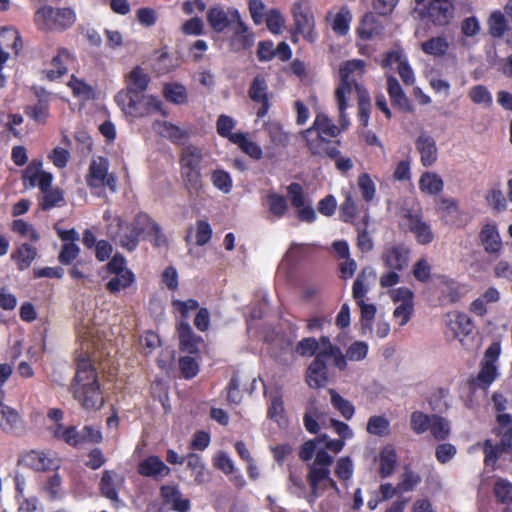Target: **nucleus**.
Listing matches in <instances>:
<instances>
[{
    "mask_svg": "<svg viewBox=\"0 0 512 512\" xmlns=\"http://www.w3.org/2000/svg\"><path fill=\"white\" fill-rule=\"evenodd\" d=\"M330 469L328 467L309 466L308 482L311 487V494L314 498L318 497L320 484L329 479Z\"/></svg>",
    "mask_w": 512,
    "mask_h": 512,
    "instance_id": "nucleus-39",
    "label": "nucleus"
},
{
    "mask_svg": "<svg viewBox=\"0 0 512 512\" xmlns=\"http://www.w3.org/2000/svg\"><path fill=\"white\" fill-rule=\"evenodd\" d=\"M64 202L63 192L59 188L50 189L43 192L40 205L43 210H49L55 206L61 205Z\"/></svg>",
    "mask_w": 512,
    "mask_h": 512,
    "instance_id": "nucleus-59",
    "label": "nucleus"
},
{
    "mask_svg": "<svg viewBox=\"0 0 512 512\" xmlns=\"http://www.w3.org/2000/svg\"><path fill=\"white\" fill-rule=\"evenodd\" d=\"M231 142L237 145L245 154L255 160L262 158L263 151L255 142L251 141L246 133L238 132L231 136Z\"/></svg>",
    "mask_w": 512,
    "mask_h": 512,
    "instance_id": "nucleus-32",
    "label": "nucleus"
},
{
    "mask_svg": "<svg viewBox=\"0 0 512 512\" xmlns=\"http://www.w3.org/2000/svg\"><path fill=\"white\" fill-rule=\"evenodd\" d=\"M114 476H116L115 473L105 470L100 481V490L104 497L113 502H118L119 498L116 484L114 483Z\"/></svg>",
    "mask_w": 512,
    "mask_h": 512,
    "instance_id": "nucleus-45",
    "label": "nucleus"
},
{
    "mask_svg": "<svg viewBox=\"0 0 512 512\" xmlns=\"http://www.w3.org/2000/svg\"><path fill=\"white\" fill-rule=\"evenodd\" d=\"M181 178L189 194H198L203 188L201 169H180Z\"/></svg>",
    "mask_w": 512,
    "mask_h": 512,
    "instance_id": "nucleus-35",
    "label": "nucleus"
},
{
    "mask_svg": "<svg viewBox=\"0 0 512 512\" xmlns=\"http://www.w3.org/2000/svg\"><path fill=\"white\" fill-rule=\"evenodd\" d=\"M479 240L485 252L498 254L502 249V240L496 225L487 223L479 233Z\"/></svg>",
    "mask_w": 512,
    "mask_h": 512,
    "instance_id": "nucleus-15",
    "label": "nucleus"
},
{
    "mask_svg": "<svg viewBox=\"0 0 512 512\" xmlns=\"http://www.w3.org/2000/svg\"><path fill=\"white\" fill-rule=\"evenodd\" d=\"M387 89L393 104L404 111H412V107L398 80L393 76L387 77Z\"/></svg>",
    "mask_w": 512,
    "mask_h": 512,
    "instance_id": "nucleus-30",
    "label": "nucleus"
},
{
    "mask_svg": "<svg viewBox=\"0 0 512 512\" xmlns=\"http://www.w3.org/2000/svg\"><path fill=\"white\" fill-rule=\"evenodd\" d=\"M331 358L333 360L334 365L341 371L345 370L347 367V361L345 355L342 353L341 349L335 345H329L326 348H321L317 350L315 360H320V362H325V359Z\"/></svg>",
    "mask_w": 512,
    "mask_h": 512,
    "instance_id": "nucleus-34",
    "label": "nucleus"
},
{
    "mask_svg": "<svg viewBox=\"0 0 512 512\" xmlns=\"http://www.w3.org/2000/svg\"><path fill=\"white\" fill-rule=\"evenodd\" d=\"M321 412L318 410L315 401H311L306 408L303 417V422L306 430L310 433L317 434L320 430L318 420L321 417Z\"/></svg>",
    "mask_w": 512,
    "mask_h": 512,
    "instance_id": "nucleus-46",
    "label": "nucleus"
},
{
    "mask_svg": "<svg viewBox=\"0 0 512 512\" xmlns=\"http://www.w3.org/2000/svg\"><path fill=\"white\" fill-rule=\"evenodd\" d=\"M328 393L330 394L333 408L336 409L346 420H350L355 413L353 404L349 400L343 398L334 389H328Z\"/></svg>",
    "mask_w": 512,
    "mask_h": 512,
    "instance_id": "nucleus-41",
    "label": "nucleus"
},
{
    "mask_svg": "<svg viewBox=\"0 0 512 512\" xmlns=\"http://www.w3.org/2000/svg\"><path fill=\"white\" fill-rule=\"evenodd\" d=\"M153 129L159 135L174 143H179L188 136L185 130L167 121H155L153 123Z\"/></svg>",
    "mask_w": 512,
    "mask_h": 512,
    "instance_id": "nucleus-29",
    "label": "nucleus"
},
{
    "mask_svg": "<svg viewBox=\"0 0 512 512\" xmlns=\"http://www.w3.org/2000/svg\"><path fill=\"white\" fill-rule=\"evenodd\" d=\"M306 382L311 388L324 387L328 382V367L326 362L313 360L306 372Z\"/></svg>",
    "mask_w": 512,
    "mask_h": 512,
    "instance_id": "nucleus-19",
    "label": "nucleus"
},
{
    "mask_svg": "<svg viewBox=\"0 0 512 512\" xmlns=\"http://www.w3.org/2000/svg\"><path fill=\"white\" fill-rule=\"evenodd\" d=\"M409 250L403 246H393L384 251L382 261L385 267L402 271L408 265Z\"/></svg>",
    "mask_w": 512,
    "mask_h": 512,
    "instance_id": "nucleus-17",
    "label": "nucleus"
},
{
    "mask_svg": "<svg viewBox=\"0 0 512 512\" xmlns=\"http://www.w3.org/2000/svg\"><path fill=\"white\" fill-rule=\"evenodd\" d=\"M351 21L352 15L350 10L347 7H342L334 17L332 29L338 35H346Z\"/></svg>",
    "mask_w": 512,
    "mask_h": 512,
    "instance_id": "nucleus-48",
    "label": "nucleus"
},
{
    "mask_svg": "<svg viewBox=\"0 0 512 512\" xmlns=\"http://www.w3.org/2000/svg\"><path fill=\"white\" fill-rule=\"evenodd\" d=\"M25 113L38 124H44L49 115V106L46 101L39 100L35 105L27 106Z\"/></svg>",
    "mask_w": 512,
    "mask_h": 512,
    "instance_id": "nucleus-52",
    "label": "nucleus"
},
{
    "mask_svg": "<svg viewBox=\"0 0 512 512\" xmlns=\"http://www.w3.org/2000/svg\"><path fill=\"white\" fill-rule=\"evenodd\" d=\"M316 131L318 135H326L329 137H336L340 133L338 126L333 124L325 114H318L313 122V125L302 132L303 137L311 136Z\"/></svg>",
    "mask_w": 512,
    "mask_h": 512,
    "instance_id": "nucleus-22",
    "label": "nucleus"
},
{
    "mask_svg": "<svg viewBox=\"0 0 512 512\" xmlns=\"http://www.w3.org/2000/svg\"><path fill=\"white\" fill-rule=\"evenodd\" d=\"M375 276V272L372 268H364L357 276L353 283L352 296L357 304H363L364 297L368 292L367 285L365 283L366 276Z\"/></svg>",
    "mask_w": 512,
    "mask_h": 512,
    "instance_id": "nucleus-40",
    "label": "nucleus"
},
{
    "mask_svg": "<svg viewBox=\"0 0 512 512\" xmlns=\"http://www.w3.org/2000/svg\"><path fill=\"white\" fill-rule=\"evenodd\" d=\"M24 178L28 179L29 184L32 187H35V186L39 187V189L41 190L42 193L47 190L52 189L51 188L52 179H53L52 175L48 172L39 171L37 168L33 167L32 165H30L26 169Z\"/></svg>",
    "mask_w": 512,
    "mask_h": 512,
    "instance_id": "nucleus-31",
    "label": "nucleus"
},
{
    "mask_svg": "<svg viewBox=\"0 0 512 512\" xmlns=\"http://www.w3.org/2000/svg\"><path fill=\"white\" fill-rule=\"evenodd\" d=\"M11 229L13 232L30 241L37 242L40 239V235L35 228L22 219L14 220L11 224Z\"/></svg>",
    "mask_w": 512,
    "mask_h": 512,
    "instance_id": "nucleus-56",
    "label": "nucleus"
},
{
    "mask_svg": "<svg viewBox=\"0 0 512 512\" xmlns=\"http://www.w3.org/2000/svg\"><path fill=\"white\" fill-rule=\"evenodd\" d=\"M248 94L252 101L261 104V107L257 111V116L260 118L264 117L269 110L270 104L268 98V84L263 75L258 74L253 78Z\"/></svg>",
    "mask_w": 512,
    "mask_h": 512,
    "instance_id": "nucleus-10",
    "label": "nucleus"
},
{
    "mask_svg": "<svg viewBox=\"0 0 512 512\" xmlns=\"http://www.w3.org/2000/svg\"><path fill=\"white\" fill-rule=\"evenodd\" d=\"M382 32L383 25L379 22L377 16L372 12L366 13L358 27L359 37L369 40L381 35Z\"/></svg>",
    "mask_w": 512,
    "mask_h": 512,
    "instance_id": "nucleus-25",
    "label": "nucleus"
},
{
    "mask_svg": "<svg viewBox=\"0 0 512 512\" xmlns=\"http://www.w3.org/2000/svg\"><path fill=\"white\" fill-rule=\"evenodd\" d=\"M232 11L227 12L223 7L213 6L207 12V22L215 32L221 33L229 26Z\"/></svg>",
    "mask_w": 512,
    "mask_h": 512,
    "instance_id": "nucleus-27",
    "label": "nucleus"
},
{
    "mask_svg": "<svg viewBox=\"0 0 512 512\" xmlns=\"http://www.w3.org/2000/svg\"><path fill=\"white\" fill-rule=\"evenodd\" d=\"M450 44L445 36L432 37L421 43V49L424 53L440 57L446 54Z\"/></svg>",
    "mask_w": 512,
    "mask_h": 512,
    "instance_id": "nucleus-37",
    "label": "nucleus"
},
{
    "mask_svg": "<svg viewBox=\"0 0 512 512\" xmlns=\"http://www.w3.org/2000/svg\"><path fill=\"white\" fill-rule=\"evenodd\" d=\"M49 433L57 440L76 447L81 444L80 431L75 426H64L62 423L52 424L48 427Z\"/></svg>",
    "mask_w": 512,
    "mask_h": 512,
    "instance_id": "nucleus-21",
    "label": "nucleus"
},
{
    "mask_svg": "<svg viewBox=\"0 0 512 512\" xmlns=\"http://www.w3.org/2000/svg\"><path fill=\"white\" fill-rule=\"evenodd\" d=\"M138 473L155 480L163 479L169 475L170 468L158 457L151 455L138 464Z\"/></svg>",
    "mask_w": 512,
    "mask_h": 512,
    "instance_id": "nucleus-14",
    "label": "nucleus"
},
{
    "mask_svg": "<svg viewBox=\"0 0 512 512\" xmlns=\"http://www.w3.org/2000/svg\"><path fill=\"white\" fill-rule=\"evenodd\" d=\"M27 464L36 471H48L59 468L60 460L50 451L32 450L26 455Z\"/></svg>",
    "mask_w": 512,
    "mask_h": 512,
    "instance_id": "nucleus-12",
    "label": "nucleus"
},
{
    "mask_svg": "<svg viewBox=\"0 0 512 512\" xmlns=\"http://www.w3.org/2000/svg\"><path fill=\"white\" fill-rule=\"evenodd\" d=\"M202 149L192 144L185 145L180 152V169H201Z\"/></svg>",
    "mask_w": 512,
    "mask_h": 512,
    "instance_id": "nucleus-24",
    "label": "nucleus"
},
{
    "mask_svg": "<svg viewBox=\"0 0 512 512\" xmlns=\"http://www.w3.org/2000/svg\"><path fill=\"white\" fill-rule=\"evenodd\" d=\"M231 18L237 20L235 36L241 41L242 47H249L253 44V35L249 33L247 25L241 20L237 10L231 12Z\"/></svg>",
    "mask_w": 512,
    "mask_h": 512,
    "instance_id": "nucleus-49",
    "label": "nucleus"
},
{
    "mask_svg": "<svg viewBox=\"0 0 512 512\" xmlns=\"http://www.w3.org/2000/svg\"><path fill=\"white\" fill-rule=\"evenodd\" d=\"M469 98L475 104H482L489 107L492 104L493 98L490 91L484 85H476L469 90Z\"/></svg>",
    "mask_w": 512,
    "mask_h": 512,
    "instance_id": "nucleus-57",
    "label": "nucleus"
},
{
    "mask_svg": "<svg viewBox=\"0 0 512 512\" xmlns=\"http://www.w3.org/2000/svg\"><path fill=\"white\" fill-rule=\"evenodd\" d=\"M130 226L126 225L120 217H115L107 226V235L121 245V239L129 236Z\"/></svg>",
    "mask_w": 512,
    "mask_h": 512,
    "instance_id": "nucleus-51",
    "label": "nucleus"
},
{
    "mask_svg": "<svg viewBox=\"0 0 512 512\" xmlns=\"http://www.w3.org/2000/svg\"><path fill=\"white\" fill-rule=\"evenodd\" d=\"M431 421L432 417L421 411H414L410 417V426L415 433L422 434L429 429Z\"/></svg>",
    "mask_w": 512,
    "mask_h": 512,
    "instance_id": "nucleus-60",
    "label": "nucleus"
},
{
    "mask_svg": "<svg viewBox=\"0 0 512 512\" xmlns=\"http://www.w3.org/2000/svg\"><path fill=\"white\" fill-rule=\"evenodd\" d=\"M180 345L183 350L192 353L195 351V345L192 342L193 332L188 322L182 321L178 327Z\"/></svg>",
    "mask_w": 512,
    "mask_h": 512,
    "instance_id": "nucleus-62",
    "label": "nucleus"
},
{
    "mask_svg": "<svg viewBox=\"0 0 512 512\" xmlns=\"http://www.w3.org/2000/svg\"><path fill=\"white\" fill-rule=\"evenodd\" d=\"M160 494L164 504L174 511L188 512L191 508L190 500L183 497L177 486L164 485L161 487Z\"/></svg>",
    "mask_w": 512,
    "mask_h": 512,
    "instance_id": "nucleus-13",
    "label": "nucleus"
},
{
    "mask_svg": "<svg viewBox=\"0 0 512 512\" xmlns=\"http://www.w3.org/2000/svg\"><path fill=\"white\" fill-rule=\"evenodd\" d=\"M405 224L420 245H428L434 240L432 228L430 224L423 219L422 214L418 215L416 218L413 217L411 222Z\"/></svg>",
    "mask_w": 512,
    "mask_h": 512,
    "instance_id": "nucleus-18",
    "label": "nucleus"
},
{
    "mask_svg": "<svg viewBox=\"0 0 512 512\" xmlns=\"http://www.w3.org/2000/svg\"><path fill=\"white\" fill-rule=\"evenodd\" d=\"M500 344L492 343L485 351L483 360L481 361V369L478 373L476 384L481 388H487L496 379L497 366L496 362L500 355Z\"/></svg>",
    "mask_w": 512,
    "mask_h": 512,
    "instance_id": "nucleus-7",
    "label": "nucleus"
},
{
    "mask_svg": "<svg viewBox=\"0 0 512 512\" xmlns=\"http://www.w3.org/2000/svg\"><path fill=\"white\" fill-rule=\"evenodd\" d=\"M72 393L74 398L86 410L100 409L104 404L95 369L86 359L78 360Z\"/></svg>",
    "mask_w": 512,
    "mask_h": 512,
    "instance_id": "nucleus-1",
    "label": "nucleus"
},
{
    "mask_svg": "<svg viewBox=\"0 0 512 512\" xmlns=\"http://www.w3.org/2000/svg\"><path fill=\"white\" fill-rule=\"evenodd\" d=\"M291 12L297 32L308 41L313 42L316 38L314 32L315 20L309 1L298 0L294 2Z\"/></svg>",
    "mask_w": 512,
    "mask_h": 512,
    "instance_id": "nucleus-6",
    "label": "nucleus"
},
{
    "mask_svg": "<svg viewBox=\"0 0 512 512\" xmlns=\"http://www.w3.org/2000/svg\"><path fill=\"white\" fill-rule=\"evenodd\" d=\"M447 326L453 338L460 341L463 337L472 333L474 324L470 317L464 313H452L448 315Z\"/></svg>",
    "mask_w": 512,
    "mask_h": 512,
    "instance_id": "nucleus-16",
    "label": "nucleus"
},
{
    "mask_svg": "<svg viewBox=\"0 0 512 512\" xmlns=\"http://www.w3.org/2000/svg\"><path fill=\"white\" fill-rule=\"evenodd\" d=\"M494 495L498 502L502 504L512 503V483L508 480L499 479L493 487Z\"/></svg>",
    "mask_w": 512,
    "mask_h": 512,
    "instance_id": "nucleus-54",
    "label": "nucleus"
},
{
    "mask_svg": "<svg viewBox=\"0 0 512 512\" xmlns=\"http://www.w3.org/2000/svg\"><path fill=\"white\" fill-rule=\"evenodd\" d=\"M35 21L43 29H65L74 23L75 15L69 8L45 6L36 12Z\"/></svg>",
    "mask_w": 512,
    "mask_h": 512,
    "instance_id": "nucleus-4",
    "label": "nucleus"
},
{
    "mask_svg": "<svg viewBox=\"0 0 512 512\" xmlns=\"http://www.w3.org/2000/svg\"><path fill=\"white\" fill-rule=\"evenodd\" d=\"M452 0H430L426 9V17L435 26H446L454 17Z\"/></svg>",
    "mask_w": 512,
    "mask_h": 512,
    "instance_id": "nucleus-9",
    "label": "nucleus"
},
{
    "mask_svg": "<svg viewBox=\"0 0 512 512\" xmlns=\"http://www.w3.org/2000/svg\"><path fill=\"white\" fill-rule=\"evenodd\" d=\"M489 33L494 38H501L508 30V22L501 11L493 12L488 19Z\"/></svg>",
    "mask_w": 512,
    "mask_h": 512,
    "instance_id": "nucleus-44",
    "label": "nucleus"
},
{
    "mask_svg": "<svg viewBox=\"0 0 512 512\" xmlns=\"http://www.w3.org/2000/svg\"><path fill=\"white\" fill-rule=\"evenodd\" d=\"M361 310V329L362 334L365 335L367 332H372V320L376 314V306L374 304H367L365 301L363 304H357Z\"/></svg>",
    "mask_w": 512,
    "mask_h": 512,
    "instance_id": "nucleus-58",
    "label": "nucleus"
},
{
    "mask_svg": "<svg viewBox=\"0 0 512 512\" xmlns=\"http://www.w3.org/2000/svg\"><path fill=\"white\" fill-rule=\"evenodd\" d=\"M389 209L397 216L406 220V223L412 221L413 217L421 214L418 204L411 198H400L390 205Z\"/></svg>",
    "mask_w": 512,
    "mask_h": 512,
    "instance_id": "nucleus-26",
    "label": "nucleus"
},
{
    "mask_svg": "<svg viewBox=\"0 0 512 512\" xmlns=\"http://www.w3.org/2000/svg\"><path fill=\"white\" fill-rule=\"evenodd\" d=\"M37 256V249L28 243L16 247L11 253V259L16 262L19 270L27 269Z\"/></svg>",
    "mask_w": 512,
    "mask_h": 512,
    "instance_id": "nucleus-28",
    "label": "nucleus"
},
{
    "mask_svg": "<svg viewBox=\"0 0 512 512\" xmlns=\"http://www.w3.org/2000/svg\"><path fill=\"white\" fill-rule=\"evenodd\" d=\"M71 61L70 54L66 50H61L52 60V68L47 70V77L51 80L57 79L66 74V64Z\"/></svg>",
    "mask_w": 512,
    "mask_h": 512,
    "instance_id": "nucleus-43",
    "label": "nucleus"
},
{
    "mask_svg": "<svg viewBox=\"0 0 512 512\" xmlns=\"http://www.w3.org/2000/svg\"><path fill=\"white\" fill-rule=\"evenodd\" d=\"M142 235L156 247L165 246L167 243L160 226L148 214L141 212L134 218L129 236L121 239V246L128 251H134L138 245V238Z\"/></svg>",
    "mask_w": 512,
    "mask_h": 512,
    "instance_id": "nucleus-2",
    "label": "nucleus"
},
{
    "mask_svg": "<svg viewBox=\"0 0 512 512\" xmlns=\"http://www.w3.org/2000/svg\"><path fill=\"white\" fill-rule=\"evenodd\" d=\"M165 98L175 104H183L187 99L186 89L182 85L169 84L164 87Z\"/></svg>",
    "mask_w": 512,
    "mask_h": 512,
    "instance_id": "nucleus-61",
    "label": "nucleus"
},
{
    "mask_svg": "<svg viewBox=\"0 0 512 512\" xmlns=\"http://www.w3.org/2000/svg\"><path fill=\"white\" fill-rule=\"evenodd\" d=\"M133 281L134 274L131 271H124V273L114 274L107 282L106 288L109 292L116 293L130 286Z\"/></svg>",
    "mask_w": 512,
    "mask_h": 512,
    "instance_id": "nucleus-47",
    "label": "nucleus"
},
{
    "mask_svg": "<svg viewBox=\"0 0 512 512\" xmlns=\"http://www.w3.org/2000/svg\"><path fill=\"white\" fill-rule=\"evenodd\" d=\"M149 83V77L140 67H135L128 76L127 88L118 93L132 94L144 93Z\"/></svg>",
    "mask_w": 512,
    "mask_h": 512,
    "instance_id": "nucleus-23",
    "label": "nucleus"
},
{
    "mask_svg": "<svg viewBox=\"0 0 512 512\" xmlns=\"http://www.w3.org/2000/svg\"><path fill=\"white\" fill-rule=\"evenodd\" d=\"M266 205L269 214L275 219L284 217L288 211V202L286 198L274 191H269L267 193Z\"/></svg>",
    "mask_w": 512,
    "mask_h": 512,
    "instance_id": "nucleus-33",
    "label": "nucleus"
},
{
    "mask_svg": "<svg viewBox=\"0 0 512 512\" xmlns=\"http://www.w3.org/2000/svg\"><path fill=\"white\" fill-rule=\"evenodd\" d=\"M0 429L6 434L19 435L24 431V421L18 412L0 399Z\"/></svg>",
    "mask_w": 512,
    "mask_h": 512,
    "instance_id": "nucleus-11",
    "label": "nucleus"
},
{
    "mask_svg": "<svg viewBox=\"0 0 512 512\" xmlns=\"http://www.w3.org/2000/svg\"><path fill=\"white\" fill-rule=\"evenodd\" d=\"M187 468L192 471L197 484H203L208 480L205 465L198 454L191 453L187 456Z\"/></svg>",
    "mask_w": 512,
    "mask_h": 512,
    "instance_id": "nucleus-42",
    "label": "nucleus"
},
{
    "mask_svg": "<svg viewBox=\"0 0 512 512\" xmlns=\"http://www.w3.org/2000/svg\"><path fill=\"white\" fill-rule=\"evenodd\" d=\"M318 347L319 343L314 337H306L298 342L295 352L302 357L313 356L317 353Z\"/></svg>",
    "mask_w": 512,
    "mask_h": 512,
    "instance_id": "nucleus-64",
    "label": "nucleus"
},
{
    "mask_svg": "<svg viewBox=\"0 0 512 512\" xmlns=\"http://www.w3.org/2000/svg\"><path fill=\"white\" fill-rule=\"evenodd\" d=\"M368 353V344L364 341H355L346 350V360L361 361L366 358Z\"/></svg>",
    "mask_w": 512,
    "mask_h": 512,
    "instance_id": "nucleus-63",
    "label": "nucleus"
},
{
    "mask_svg": "<svg viewBox=\"0 0 512 512\" xmlns=\"http://www.w3.org/2000/svg\"><path fill=\"white\" fill-rule=\"evenodd\" d=\"M416 148L421 155V163L428 167L437 160V147L435 140L426 134H421L416 140Z\"/></svg>",
    "mask_w": 512,
    "mask_h": 512,
    "instance_id": "nucleus-20",
    "label": "nucleus"
},
{
    "mask_svg": "<svg viewBox=\"0 0 512 512\" xmlns=\"http://www.w3.org/2000/svg\"><path fill=\"white\" fill-rule=\"evenodd\" d=\"M419 188L424 193L436 195L443 190L444 183L438 174L425 172L419 179Z\"/></svg>",
    "mask_w": 512,
    "mask_h": 512,
    "instance_id": "nucleus-36",
    "label": "nucleus"
},
{
    "mask_svg": "<svg viewBox=\"0 0 512 512\" xmlns=\"http://www.w3.org/2000/svg\"><path fill=\"white\" fill-rule=\"evenodd\" d=\"M365 62L360 59L346 61L339 70L341 82L337 89H342L343 93L351 94L353 88L359 89L357 77L364 73Z\"/></svg>",
    "mask_w": 512,
    "mask_h": 512,
    "instance_id": "nucleus-8",
    "label": "nucleus"
},
{
    "mask_svg": "<svg viewBox=\"0 0 512 512\" xmlns=\"http://www.w3.org/2000/svg\"><path fill=\"white\" fill-rule=\"evenodd\" d=\"M397 455L393 446H385L380 452V474L382 478L390 476L396 467Z\"/></svg>",
    "mask_w": 512,
    "mask_h": 512,
    "instance_id": "nucleus-38",
    "label": "nucleus"
},
{
    "mask_svg": "<svg viewBox=\"0 0 512 512\" xmlns=\"http://www.w3.org/2000/svg\"><path fill=\"white\" fill-rule=\"evenodd\" d=\"M115 102L122 111L132 117H144L146 115L161 111V101L152 95L144 93L132 94L117 93Z\"/></svg>",
    "mask_w": 512,
    "mask_h": 512,
    "instance_id": "nucleus-3",
    "label": "nucleus"
},
{
    "mask_svg": "<svg viewBox=\"0 0 512 512\" xmlns=\"http://www.w3.org/2000/svg\"><path fill=\"white\" fill-rule=\"evenodd\" d=\"M109 162L103 157L94 158L89 166L86 178L87 185L91 189L108 188L112 193L117 191V179L113 173H109Z\"/></svg>",
    "mask_w": 512,
    "mask_h": 512,
    "instance_id": "nucleus-5",
    "label": "nucleus"
},
{
    "mask_svg": "<svg viewBox=\"0 0 512 512\" xmlns=\"http://www.w3.org/2000/svg\"><path fill=\"white\" fill-rule=\"evenodd\" d=\"M429 429L434 438L444 440L450 434V423L441 416L433 415Z\"/></svg>",
    "mask_w": 512,
    "mask_h": 512,
    "instance_id": "nucleus-55",
    "label": "nucleus"
},
{
    "mask_svg": "<svg viewBox=\"0 0 512 512\" xmlns=\"http://www.w3.org/2000/svg\"><path fill=\"white\" fill-rule=\"evenodd\" d=\"M211 181L215 188L228 194L232 190L233 181L230 174L222 169H216L211 173Z\"/></svg>",
    "mask_w": 512,
    "mask_h": 512,
    "instance_id": "nucleus-50",
    "label": "nucleus"
},
{
    "mask_svg": "<svg viewBox=\"0 0 512 512\" xmlns=\"http://www.w3.org/2000/svg\"><path fill=\"white\" fill-rule=\"evenodd\" d=\"M390 422L384 416H371L367 422V432L376 436H386L389 433Z\"/></svg>",
    "mask_w": 512,
    "mask_h": 512,
    "instance_id": "nucleus-53",
    "label": "nucleus"
}]
</instances>
